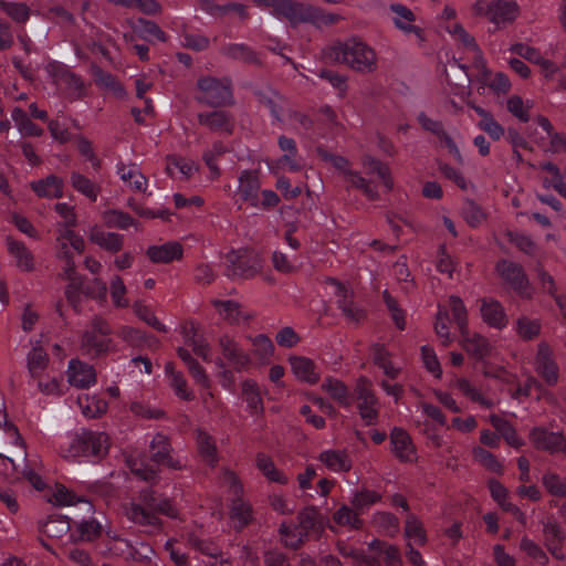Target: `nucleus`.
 Segmentation results:
<instances>
[{"label":"nucleus","instance_id":"obj_46","mask_svg":"<svg viewBox=\"0 0 566 566\" xmlns=\"http://www.w3.org/2000/svg\"><path fill=\"white\" fill-rule=\"evenodd\" d=\"M347 182V188L360 190L369 200H377L379 193L374 184L361 176L359 171L350 170L343 178Z\"/></svg>","mask_w":566,"mask_h":566},{"label":"nucleus","instance_id":"obj_2","mask_svg":"<svg viewBox=\"0 0 566 566\" xmlns=\"http://www.w3.org/2000/svg\"><path fill=\"white\" fill-rule=\"evenodd\" d=\"M276 17L289 20L292 24L311 22L317 27L337 23L342 17L327 13L308 2H260Z\"/></svg>","mask_w":566,"mask_h":566},{"label":"nucleus","instance_id":"obj_34","mask_svg":"<svg viewBox=\"0 0 566 566\" xmlns=\"http://www.w3.org/2000/svg\"><path fill=\"white\" fill-rule=\"evenodd\" d=\"M39 533L53 539H62L70 536L71 523L63 516H51L46 521L39 522Z\"/></svg>","mask_w":566,"mask_h":566},{"label":"nucleus","instance_id":"obj_7","mask_svg":"<svg viewBox=\"0 0 566 566\" xmlns=\"http://www.w3.org/2000/svg\"><path fill=\"white\" fill-rule=\"evenodd\" d=\"M27 452L18 429L7 421V415L0 412V458L9 461L17 471L15 459L24 461Z\"/></svg>","mask_w":566,"mask_h":566},{"label":"nucleus","instance_id":"obj_44","mask_svg":"<svg viewBox=\"0 0 566 566\" xmlns=\"http://www.w3.org/2000/svg\"><path fill=\"white\" fill-rule=\"evenodd\" d=\"M418 120L423 129L431 132L432 134L437 135L440 139L444 140L450 151L453 153L459 159H461L460 151L454 140L443 129V125L440 122L431 119L424 113L419 114Z\"/></svg>","mask_w":566,"mask_h":566},{"label":"nucleus","instance_id":"obj_53","mask_svg":"<svg viewBox=\"0 0 566 566\" xmlns=\"http://www.w3.org/2000/svg\"><path fill=\"white\" fill-rule=\"evenodd\" d=\"M360 512L352 505H342L333 515L335 523L342 526H347L350 530H359L363 526V521L359 517Z\"/></svg>","mask_w":566,"mask_h":566},{"label":"nucleus","instance_id":"obj_9","mask_svg":"<svg viewBox=\"0 0 566 566\" xmlns=\"http://www.w3.org/2000/svg\"><path fill=\"white\" fill-rule=\"evenodd\" d=\"M533 368L547 386L554 387L558 384L559 366L555 360L552 346L546 340H541L537 344Z\"/></svg>","mask_w":566,"mask_h":566},{"label":"nucleus","instance_id":"obj_8","mask_svg":"<svg viewBox=\"0 0 566 566\" xmlns=\"http://www.w3.org/2000/svg\"><path fill=\"white\" fill-rule=\"evenodd\" d=\"M501 281L522 297L531 298L533 295L528 277L524 268L512 260L500 259L494 266Z\"/></svg>","mask_w":566,"mask_h":566},{"label":"nucleus","instance_id":"obj_47","mask_svg":"<svg viewBox=\"0 0 566 566\" xmlns=\"http://www.w3.org/2000/svg\"><path fill=\"white\" fill-rule=\"evenodd\" d=\"M322 389L326 391L331 398H333L343 406L347 407L352 402L347 386L337 378H325L322 384Z\"/></svg>","mask_w":566,"mask_h":566},{"label":"nucleus","instance_id":"obj_32","mask_svg":"<svg viewBox=\"0 0 566 566\" xmlns=\"http://www.w3.org/2000/svg\"><path fill=\"white\" fill-rule=\"evenodd\" d=\"M391 11L395 13V25L406 33H415L419 40H423L422 30L415 24V13L401 3H394L390 6Z\"/></svg>","mask_w":566,"mask_h":566},{"label":"nucleus","instance_id":"obj_50","mask_svg":"<svg viewBox=\"0 0 566 566\" xmlns=\"http://www.w3.org/2000/svg\"><path fill=\"white\" fill-rule=\"evenodd\" d=\"M454 387L467 398L473 402H478L485 408H492L493 401L484 398L481 390L467 378H457L453 382Z\"/></svg>","mask_w":566,"mask_h":566},{"label":"nucleus","instance_id":"obj_55","mask_svg":"<svg viewBox=\"0 0 566 566\" xmlns=\"http://www.w3.org/2000/svg\"><path fill=\"white\" fill-rule=\"evenodd\" d=\"M50 502L54 505L66 506L83 503L86 506V511L90 513L93 511V505L85 499L76 496L73 492L67 490L63 485H56L55 491L50 499Z\"/></svg>","mask_w":566,"mask_h":566},{"label":"nucleus","instance_id":"obj_62","mask_svg":"<svg viewBox=\"0 0 566 566\" xmlns=\"http://www.w3.org/2000/svg\"><path fill=\"white\" fill-rule=\"evenodd\" d=\"M297 528L305 533L307 537L310 531H314L321 526V515L316 507L308 506L297 514Z\"/></svg>","mask_w":566,"mask_h":566},{"label":"nucleus","instance_id":"obj_56","mask_svg":"<svg viewBox=\"0 0 566 566\" xmlns=\"http://www.w3.org/2000/svg\"><path fill=\"white\" fill-rule=\"evenodd\" d=\"M489 419L491 424L501 433L510 446L520 448L523 444V441L507 420L497 415H491Z\"/></svg>","mask_w":566,"mask_h":566},{"label":"nucleus","instance_id":"obj_42","mask_svg":"<svg viewBox=\"0 0 566 566\" xmlns=\"http://www.w3.org/2000/svg\"><path fill=\"white\" fill-rule=\"evenodd\" d=\"M77 405L84 417L94 419L107 411V402L96 395L83 394L77 397Z\"/></svg>","mask_w":566,"mask_h":566},{"label":"nucleus","instance_id":"obj_51","mask_svg":"<svg viewBox=\"0 0 566 566\" xmlns=\"http://www.w3.org/2000/svg\"><path fill=\"white\" fill-rule=\"evenodd\" d=\"M11 117L22 135L34 137L42 136L43 129L34 124L21 107H14L12 109Z\"/></svg>","mask_w":566,"mask_h":566},{"label":"nucleus","instance_id":"obj_30","mask_svg":"<svg viewBox=\"0 0 566 566\" xmlns=\"http://www.w3.org/2000/svg\"><path fill=\"white\" fill-rule=\"evenodd\" d=\"M292 373L300 380L311 385L318 382L319 373L317 371L316 364L304 356H291L289 358Z\"/></svg>","mask_w":566,"mask_h":566},{"label":"nucleus","instance_id":"obj_63","mask_svg":"<svg viewBox=\"0 0 566 566\" xmlns=\"http://www.w3.org/2000/svg\"><path fill=\"white\" fill-rule=\"evenodd\" d=\"M542 484L553 496L566 497V478L556 472L547 471L542 476Z\"/></svg>","mask_w":566,"mask_h":566},{"label":"nucleus","instance_id":"obj_39","mask_svg":"<svg viewBox=\"0 0 566 566\" xmlns=\"http://www.w3.org/2000/svg\"><path fill=\"white\" fill-rule=\"evenodd\" d=\"M197 448L202 461L214 468L219 461L218 449L214 439L202 430H197Z\"/></svg>","mask_w":566,"mask_h":566},{"label":"nucleus","instance_id":"obj_14","mask_svg":"<svg viewBox=\"0 0 566 566\" xmlns=\"http://www.w3.org/2000/svg\"><path fill=\"white\" fill-rule=\"evenodd\" d=\"M197 119L201 126L220 135H232L235 126L233 115L222 109L199 113Z\"/></svg>","mask_w":566,"mask_h":566},{"label":"nucleus","instance_id":"obj_43","mask_svg":"<svg viewBox=\"0 0 566 566\" xmlns=\"http://www.w3.org/2000/svg\"><path fill=\"white\" fill-rule=\"evenodd\" d=\"M280 149L284 153L279 159V164L282 167H287L292 171L301 170V165L297 161V147L293 138L281 135L277 139Z\"/></svg>","mask_w":566,"mask_h":566},{"label":"nucleus","instance_id":"obj_17","mask_svg":"<svg viewBox=\"0 0 566 566\" xmlns=\"http://www.w3.org/2000/svg\"><path fill=\"white\" fill-rule=\"evenodd\" d=\"M473 65L479 72L478 81L483 86H488L495 94H506L511 90V82L509 77L502 72L493 74L486 67V62L483 55L475 60L473 62Z\"/></svg>","mask_w":566,"mask_h":566},{"label":"nucleus","instance_id":"obj_31","mask_svg":"<svg viewBox=\"0 0 566 566\" xmlns=\"http://www.w3.org/2000/svg\"><path fill=\"white\" fill-rule=\"evenodd\" d=\"M318 460L327 470L335 473L348 472L353 467L352 459L345 450H325L319 453Z\"/></svg>","mask_w":566,"mask_h":566},{"label":"nucleus","instance_id":"obj_12","mask_svg":"<svg viewBox=\"0 0 566 566\" xmlns=\"http://www.w3.org/2000/svg\"><path fill=\"white\" fill-rule=\"evenodd\" d=\"M460 345L469 357L476 361L485 360L493 353L492 343L482 334L471 333L468 329L460 333Z\"/></svg>","mask_w":566,"mask_h":566},{"label":"nucleus","instance_id":"obj_38","mask_svg":"<svg viewBox=\"0 0 566 566\" xmlns=\"http://www.w3.org/2000/svg\"><path fill=\"white\" fill-rule=\"evenodd\" d=\"M361 166L367 175H377L381 179L385 188L388 191H391L394 189V180L391 177V172L389 167L385 163L380 161L379 159L373 156L364 155L361 157Z\"/></svg>","mask_w":566,"mask_h":566},{"label":"nucleus","instance_id":"obj_48","mask_svg":"<svg viewBox=\"0 0 566 566\" xmlns=\"http://www.w3.org/2000/svg\"><path fill=\"white\" fill-rule=\"evenodd\" d=\"M381 499V494L377 491L363 486L353 493L349 503L353 507L358 510V512L364 513L374 504L379 503Z\"/></svg>","mask_w":566,"mask_h":566},{"label":"nucleus","instance_id":"obj_15","mask_svg":"<svg viewBox=\"0 0 566 566\" xmlns=\"http://www.w3.org/2000/svg\"><path fill=\"white\" fill-rule=\"evenodd\" d=\"M210 303L216 308L218 315L230 325L249 323L255 316L252 312L243 311L242 304L234 300L213 298Z\"/></svg>","mask_w":566,"mask_h":566},{"label":"nucleus","instance_id":"obj_24","mask_svg":"<svg viewBox=\"0 0 566 566\" xmlns=\"http://www.w3.org/2000/svg\"><path fill=\"white\" fill-rule=\"evenodd\" d=\"M391 451L403 462H410L416 458V450L410 436L401 428H394L390 433Z\"/></svg>","mask_w":566,"mask_h":566},{"label":"nucleus","instance_id":"obj_54","mask_svg":"<svg viewBox=\"0 0 566 566\" xmlns=\"http://www.w3.org/2000/svg\"><path fill=\"white\" fill-rule=\"evenodd\" d=\"M205 7L203 10H206L208 13L214 15V17H224V15H238L240 19H247L248 14L245 11V6L242 3H233L228 2L223 6H219L216 2H203Z\"/></svg>","mask_w":566,"mask_h":566},{"label":"nucleus","instance_id":"obj_4","mask_svg":"<svg viewBox=\"0 0 566 566\" xmlns=\"http://www.w3.org/2000/svg\"><path fill=\"white\" fill-rule=\"evenodd\" d=\"M107 450L108 436L106 433L85 429L60 444L62 455L70 459L101 457L106 454Z\"/></svg>","mask_w":566,"mask_h":566},{"label":"nucleus","instance_id":"obj_49","mask_svg":"<svg viewBox=\"0 0 566 566\" xmlns=\"http://www.w3.org/2000/svg\"><path fill=\"white\" fill-rule=\"evenodd\" d=\"M70 181L72 187L86 198H88L91 201L95 202L97 200V197L101 192V187L96 184H94L91 179H88L86 176L73 171L70 176Z\"/></svg>","mask_w":566,"mask_h":566},{"label":"nucleus","instance_id":"obj_61","mask_svg":"<svg viewBox=\"0 0 566 566\" xmlns=\"http://www.w3.org/2000/svg\"><path fill=\"white\" fill-rule=\"evenodd\" d=\"M101 535V525L94 521H83L70 534L73 542H92Z\"/></svg>","mask_w":566,"mask_h":566},{"label":"nucleus","instance_id":"obj_3","mask_svg":"<svg viewBox=\"0 0 566 566\" xmlns=\"http://www.w3.org/2000/svg\"><path fill=\"white\" fill-rule=\"evenodd\" d=\"M112 334L113 328L108 321L95 315L81 335L80 348L82 354L91 359H96L115 352L116 345Z\"/></svg>","mask_w":566,"mask_h":566},{"label":"nucleus","instance_id":"obj_33","mask_svg":"<svg viewBox=\"0 0 566 566\" xmlns=\"http://www.w3.org/2000/svg\"><path fill=\"white\" fill-rule=\"evenodd\" d=\"M241 388L242 398L247 403L249 413L262 417L264 415V403L258 384L254 380L247 379L242 382Z\"/></svg>","mask_w":566,"mask_h":566},{"label":"nucleus","instance_id":"obj_6","mask_svg":"<svg viewBox=\"0 0 566 566\" xmlns=\"http://www.w3.org/2000/svg\"><path fill=\"white\" fill-rule=\"evenodd\" d=\"M222 483L231 494L230 518L234 527L242 530L253 520L252 506L242 499L243 488L237 474L228 469L222 470Z\"/></svg>","mask_w":566,"mask_h":566},{"label":"nucleus","instance_id":"obj_5","mask_svg":"<svg viewBox=\"0 0 566 566\" xmlns=\"http://www.w3.org/2000/svg\"><path fill=\"white\" fill-rule=\"evenodd\" d=\"M195 98L199 104L209 107L233 105L234 96L231 78L210 75L199 77Z\"/></svg>","mask_w":566,"mask_h":566},{"label":"nucleus","instance_id":"obj_59","mask_svg":"<svg viewBox=\"0 0 566 566\" xmlns=\"http://www.w3.org/2000/svg\"><path fill=\"white\" fill-rule=\"evenodd\" d=\"M405 536L408 543L411 541L417 545L427 543V535L421 521L413 514H408L405 522Z\"/></svg>","mask_w":566,"mask_h":566},{"label":"nucleus","instance_id":"obj_1","mask_svg":"<svg viewBox=\"0 0 566 566\" xmlns=\"http://www.w3.org/2000/svg\"><path fill=\"white\" fill-rule=\"evenodd\" d=\"M329 56L363 74L373 73L378 67L375 50L358 38L335 43L329 48Z\"/></svg>","mask_w":566,"mask_h":566},{"label":"nucleus","instance_id":"obj_64","mask_svg":"<svg viewBox=\"0 0 566 566\" xmlns=\"http://www.w3.org/2000/svg\"><path fill=\"white\" fill-rule=\"evenodd\" d=\"M472 457L475 462L484 467L486 470L494 472L496 474L503 473V465L497 460V458L490 451L481 447H474L472 449Z\"/></svg>","mask_w":566,"mask_h":566},{"label":"nucleus","instance_id":"obj_57","mask_svg":"<svg viewBox=\"0 0 566 566\" xmlns=\"http://www.w3.org/2000/svg\"><path fill=\"white\" fill-rule=\"evenodd\" d=\"M450 33L462 43V50L472 56L473 62L483 55L474 38L465 32L462 25L455 23Z\"/></svg>","mask_w":566,"mask_h":566},{"label":"nucleus","instance_id":"obj_22","mask_svg":"<svg viewBox=\"0 0 566 566\" xmlns=\"http://www.w3.org/2000/svg\"><path fill=\"white\" fill-rule=\"evenodd\" d=\"M67 380L78 388H87L96 382V371L92 365L78 359H71L67 369Z\"/></svg>","mask_w":566,"mask_h":566},{"label":"nucleus","instance_id":"obj_40","mask_svg":"<svg viewBox=\"0 0 566 566\" xmlns=\"http://www.w3.org/2000/svg\"><path fill=\"white\" fill-rule=\"evenodd\" d=\"M255 465L259 471L270 481L279 484H287L289 478L283 471L279 470L270 455L259 452L255 455Z\"/></svg>","mask_w":566,"mask_h":566},{"label":"nucleus","instance_id":"obj_21","mask_svg":"<svg viewBox=\"0 0 566 566\" xmlns=\"http://www.w3.org/2000/svg\"><path fill=\"white\" fill-rule=\"evenodd\" d=\"M480 303L481 317L485 324L497 329H502L507 325L509 319L505 310L499 301L483 297L480 300Z\"/></svg>","mask_w":566,"mask_h":566},{"label":"nucleus","instance_id":"obj_36","mask_svg":"<svg viewBox=\"0 0 566 566\" xmlns=\"http://www.w3.org/2000/svg\"><path fill=\"white\" fill-rule=\"evenodd\" d=\"M31 188L43 198L56 199L63 196V180L55 175L31 182Z\"/></svg>","mask_w":566,"mask_h":566},{"label":"nucleus","instance_id":"obj_18","mask_svg":"<svg viewBox=\"0 0 566 566\" xmlns=\"http://www.w3.org/2000/svg\"><path fill=\"white\" fill-rule=\"evenodd\" d=\"M219 347L223 357L233 366L235 370L245 369L250 364V356L241 348L233 337L222 335L219 338Z\"/></svg>","mask_w":566,"mask_h":566},{"label":"nucleus","instance_id":"obj_20","mask_svg":"<svg viewBox=\"0 0 566 566\" xmlns=\"http://www.w3.org/2000/svg\"><path fill=\"white\" fill-rule=\"evenodd\" d=\"M260 187L258 170H243L240 174L238 192L243 201L255 208L260 207Z\"/></svg>","mask_w":566,"mask_h":566},{"label":"nucleus","instance_id":"obj_19","mask_svg":"<svg viewBox=\"0 0 566 566\" xmlns=\"http://www.w3.org/2000/svg\"><path fill=\"white\" fill-rule=\"evenodd\" d=\"M543 538L544 545L547 551L558 560L565 559V554L562 551L566 535L560 525L547 520L543 523Z\"/></svg>","mask_w":566,"mask_h":566},{"label":"nucleus","instance_id":"obj_26","mask_svg":"<svg viewBox=\"0 0 566 566\" xmlns=\"http://www.w3.org/2000/svg\"><path fill=\"white\" fill-rule=\"evenodd\" d=\"M88 240L111 253L119 252L124 245V237L122 234L116 232H106L97 226L90 229Z\"/></svg>","mask_w":566,"mask_h":566},{"label":"nucleus","instance_id":"obj_52","mask_svg":"<svg viewBox=\"0 0 566 566\" xmlns=\"http://www.w3.org/2000/svg\"><path fill=\"white\" fill-rule=\"evenodd\" d=\"M221 53L230 59L240 60L245 63H259L256 53L243 43H230L222 48Z\"/></svg>","mask_w":566,"mask_h":566},{"label":"nucleus","instance_id":"obj_13","mask_svg":"<svg viewBox=\"0 0 566 566\" xmlns=\"http://www.w3.org/2000/svg\"><path fill=\"white\" fill-rule=\"evenodd\" d=\"M530 440L537 450L552 454L557 452L566 454V438L562 432H553L543 427H535L530 432Z\"/></svg>","mask_w":566,"mask_h":566},{"label":"nucleus","instance_id":"obj_23","mask_svg":"<svg viewBox=\"0 0 566 566\" xmlns=\"http://www.w3.org/2000/svg\"><path fill=\"white\" fill-rule=\"evenodd\" d=\"M46 71L51 74L56 84L65 85L69 90L76 93L77 96L84 94L85 86L83 80L63 64L56 62L50 63L46 66Z\"/></svg>","mask_w":566,"mask_h":566},{"label":"nucleus","instance_id":"obj_29","mask_svg":"<svg viewBox=\"0 0 566 566\" xmlns=\"http://www.w3.org/2000/svg\"><path fill=\"white\" fill-rule=\"evenodd\" d=\"M153 263H170L180 260L184 254L182 245L179 242L170 241L161 245H150L146 251Z\"/></svg>","mask_w":566,"mask_h":566},{"label":"nucleus","instance_id":"obj_28","mask_svg":"<svg viewBox=\"0 0 566 566\" xmlns=\"http://www.w3.org/2000/svg\"><path fill=\"white\" fill-rule=\"evenodd\" d=\"M181 334L186 345L190 346L196 355L205 361H211V348L209 343L197 333L195 323L188 322L182 325Z\"/></svg>","mask_w":566,"mask_h":566},{"label":"nucleus","instance_id":"obj_11","mask_svg":"<svg viewBox=\"0 0 566 566\" xmlns=\"http://www.w3.org/2000/svg\"><path fill=\"white\" fill-rule=\"evenodd\" d=\"M357 409L364 423L366 426L376 424L378 420V399L365 378L360 379L357 385Z\"/></svg>","mask_w":566,"mask_h":566},{"label":"nucleus","instance_id":"obj_27","mask_svg":"<svg viewBox=\"0 0 566 566\" xmlns=\"http://www.w3.org/2000/svg\"><path fill=\"white\" fill-rule=\"evenodd\" d=\"M126 515L129 521L139 526L147 527L149 532L158 531L161 527V522L154 510L142 504L130 503L126 509Z\"/></svg>","mask_w":566,"mask_h":566},{"label":"nucleus","instance_id":"obj_10","mask_svg":"<svg viewBox=\"0 0 566 566\" xmlns=\"http://www.w3.org/2000/svg\"><path fill=\"white\" fill-rule=\"evenodd\" d=\"M472 10L496 25L514 21L520 13L516 2H475Z\"/></svg>","mask_w":566,"mask_h":566},{"label":"nucleus","instance_id":"obj_37","mask_svg":"<svg viewBox=\"0 0 566 566\" xmlns=\"http://www.w3.org/2000/svg\"><path fill=\"white\" fill-rule=\"evenodd\" d=\"M7 247L9 253L15 259L17 266L25 272L34 270V258L24 243L17 241L10 237L7 238Z\"/></svg>","mask_w":566,"mask_h":566},{"label":"nucleus","instance_id":"obj_16","mask_svg":"<svg viewBox=\"0 0 566 566\" xmlns=\"http://www.w3.org/2000/svg\"><path fill=\"white\" fill-rule=\"evenodd\" d=\"M150 459L156 464L165 465L171 470L184 469L181 461L171 454L172 447L167 436L157 433L150 442Z\"/></svg>","mask_w":566,"mask_h":566},{"label":"nucleus","instance_id":"obj_45","mask_svg":"<svg viewBox=\"0 0 566 566\" xmlns=\"http://www.w3.org/2000/svg\"><path fill=\"white\" fill-rule=\"evenodd\" d=\"M470 106L481 117L478 123L480 129L486 133L493 140H499L504 136V127L495 120L494 116L489 111L473 104Z\"/></svg>","mask_w":566,"mask_h":566},{"label":"nucleus","instance_id":"obj_58","mask_svg":"<svg viewBox=\"0 0 566 566\" xmlns=\"http://www.w3.org/2000/svg\"><path fill=\"white\" fill-rule=\"evenodd\" d=\"M187 543L193 549L200 552L203 555L217 558L221 556L220 547L212 541L200 536L197 533L187 534Z\"/></svg>","mask_w":566,"mask_h":566},{"label":"nucleus","instance_id":"obj_25","mask_svg":"<svg viewBox=\"0 0 566 566\" xmlns=\"http://www.w3.org/2000/svg\"><path fill=\"white\" fill-rule=\"evenodd\" d=\"M116 172L123 182L133 191H146L148 180L136 164H125L120 161L116 165Z\"/></svg>","mask_w":566,"mask_h":566},{"label":"nucleus","instance_id":"obj_35","mask_svg":"<svg viewBox=\"0 0 566 566\" xmlns=\"http://www.w3.org/2000/svg\"><path fill=\"white\" fill-rule=\"evenodd\" d=\"M336 298L337 307L349 323L359 324L365 319L366 312L354 302L353 291L348 290Z\"/></svg>","mask_w":566,"mask_h":566},{"label":"nucleus","instance_id":"obj_60","mask_svg":"<svg viewBox=\"0 0 566 566\" xmlns=\"http://www.w3.org/2000/svg\"><path fill=\"white\" fill-rule=\"evenodd\" d=\"M49 364V356L41 347H34L28 354V369L32 378H40Z\"/></svg>","mask_w":566,"mask_h":566},{"label":"nucleus","instance_id":"obj_41","mask_svg":"<svg viewBox=\"0 0 566 566\" xmlns=\"http://www.w3.org/2000/svg\"><path fill=\"white\" fill-rule=\"evenodd\" d=\"M227 258L231 262V265L228 268L227 272L228 276L249 279L259 272L260 266L256 261L252 264H249L248 260L238 255L235 252L229 253Z\"/></svg>","mask_w":566,"mask_h":566}]
</instances>
